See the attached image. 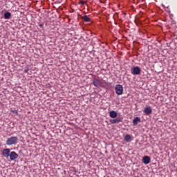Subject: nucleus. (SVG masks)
I'll use <instances>...</instances> for the list:
<instances>
[{"label":"nucleus","mask_w":177,"mask_h":177,"mask_svg":"<svg viewBox=\"0 0 177 177\" xmlns=\"http://www.w3.org/2000/svg\"><path fill=\"white\" fill-rule=\"evenodd\" d=\"M93 84L94 86H96V88H99L100 86H102V82L99 79L94 78L93 80Z\"/></svg>","instance_id":"0eeeda50"},{"label":"nucleus","mask_w":177,"mask_h":177,"mask_svg":"<svg viewBox=\"0 0 177 177\" xmlns=\"http://www.w3.org/2000/svg\"><path fill=\"white\" fill-rule=\"evenodd\" d=\"M10 160H11V161H15V160H16L17 158H19V154H17L15 151H11L10 153Z\"/></svg>","instance_id":"20e7f679"},{"label":"nucleus","mask_w":177,"mask_h":177,"mask_svg":"<svg viewBox=\"0 0 177 177\" xmlns=\"http://www.w3.org/2000/svg\"><path fill=\"white\" fill-rule=\"evenodd\" d=\"M85 3H86V1H80L79 2V4H80V5H85Z\"/></svg>","instance_id":"2eb2a0df"},{"label":"nucleus","mask_w":177,"mask_h":177,"mask_svg":"<svg viewBox=\"0 0 177 177\" xmlns=\"http://www.w3.org/2000/svg\"><path fill=\"white\" fill-rule=\"evenodd\" d=\"M39 27H41V28H44V25H43V24H39Z\"/></svg>","instance_id":"f3484780"},{"label":"nucleus","mask_w":177,"mask_h":177,"mask_svg":"<svg viewBox=\"0 0 177 177\" xmlns=\"http://www.w3.org/2000/svg\"><path fill=\"white\" fill-rule=\"evenodd\" d=\"M30 69H28V68H26V69H24V73H28V71H29Z\"/></svg>","instance_id":"dca6fc26"},{"label":"nucleus","mask_w":177,"mask_h":177,"mask_svg":"<svg viewBox=\"0 0 177 177\" xmlns=\"http://www.w3.org/2000/svg\"><path fill=\"white\" fill-rule=\"evenodd\" d=\"M2 156L6 157V158H8L10 156V149H4L2 151Z\"/></svg>","instance_id":"423d86ee"},{"label":"nucleus","mask_w":177,"mask_h":177,"mask_svg":"<svg viewBox=\"0 0 177 177\" xmlns=\"http://www.w3.org/2000/svg\"><path fill=\"white\" fill-rule=\"evenodd\" d=\"M117 111H111L109 112V116L111 117V118H117Z\"/></svg>","instance_id":"9d476101"},{"label":"nucleus","mask_w":177,"mask_h":177,"mask_svg":"<svg viewBox=\"0 0 177 177\" xmlns=\"http://www.w3.org/2000/svg\"><path fill=\"white\" fill-rule=\"evenodd\" d=\"M140 68L136 66L131 69V74H133V75H140Z\"/></svg>","instance_id":"7ed1b4c3"},{"label":"nucleus","mask_w":177,"mask_h":177,"mask_svg":"<svg viewBox=\"0 0 177 177\" xmlns=\"http://www.w3.org/2000/svg\"><path fill=\"white\" fill-rule=\"evenodd\" d=\"M131 138H132V136H131V135L129 134H127L125 136H124V140L126 142H129L131 140Z\"/></svg>","instance_id":"4468645a"},{"label":"nucleus","mask_w":177,"mask_h":177,"mask_svg":"<svg viewBox=\"0 0 177 177\" xmlns=\"http://www.w3.org/2000/svg\"><path fill=\"white\" fill-rule=\"evenodd\" d=\"M150 160H151L149 156H144L142 158V162L144 164H146V165L150 164Z\"/></svg>","instance_id":"1a4fd4ad"},{"label":"nucleus","mask_w":177,"mask_h":177,"mask_svg":"<svg viewBox=\"0 0 177 177\" xmlns=\"http://www.w3.org/2000/svg\"><path fill=\"white\" fill-rule=\"evenodd\" d=\"M109 122H111V124H120V122H122V118L118 117L115 119H111Z\"/></svg>","instance_id":"39448f33"},{"label":"nucleus","mask_w":177,"mask_h":177,"mask_svg":"<svg viewBox=\"0 0 177 177\" xmlns=\"http://www.w3.org/2000/svg\"><path fill=\"white\" fill-rule=\"evenodd\" d=\"M144 113L147 115H149V114H151V113H153V109H151V106L145 107L144 109Z\"/></svg>","instance_id":"6e6552de"},{"label":"nucleus","mask_w":177,"mask_h":177,"mask_svg":"<svg viewBox=\"0 0 177 177\" xmlns=\"http://www.w3.org/2000/svg\"><path fill=\"white\" fill-rule=\"evenodd\" d=\"M81 19L83 20V21H86V23H89V21H91V19L88 15L81 16Z\"/></svg>","instance_id":"9b49d317"},{"label":"nucleus","mask_w":177,"mask_h":177,"mask_svg":"<svg viewBox=\"0 0 177 177\" xmlns=\"http://www.w3.org/2000/svg\"><path fill=\"white\" fill-rule=\"evenodd\" d=\"M116 95H122L124 93V88L121 84H117L115 87Z\"/></svg>","instance_id":"f03ea898"},{"label":"nucleus","mask_w":177,"mask_h":177,"mask_svg":"<svg viewBox=\"0 0 177 177\" xmlns=\"http://www.w3.org/2000/svg\"><path fill=\"white\" fill-rule=\"evenodd\" d=\"M11 16H12V14L9 12H6L4 13V19H6V20H9Z\"/></svg>","instance_id":"f8f14e48"},{"label":"nucleus","mask_w":177,"mask_h":177,"mask_svg":"<svg viewBox=\"0 0 177 177\" xmlns=\"http://www.w3.org/2000/svg\"><path fill=\"white\" fill-rule=\"evenodd\" d=\"M17 140H19V138L17 137L16 136L10 137L7 139L6 142V145H7V146H12V145H17Z\"/></svg>","instance_id":"f257e3e1"},{"label":"nucleus","mask_w":177,"mask_h":177,"mask_svg":"<svg viewBox=\"0 0 177 177\" xmlns=\"http://www.w3.org/2000/svg\"><path fill=\"white\" fill-rule=\"evenodd\" d=\"M138 122H140V118L136 117L133 120V125H136Z\"/></svg>","instance_id":"ddd939ff"}]
</instances>
